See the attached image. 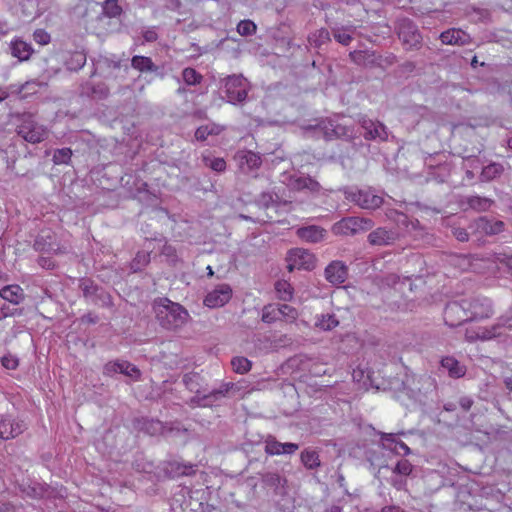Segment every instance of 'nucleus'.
<instances>
[{
	"label": "nucleus",
	"instance_id": "obj_62",
	"mask_svg": "<svg viewBox=\"0 0 512 512\" xmlns=\"http://www.w3.org/2000/svg\"><path fill=\"white\" fill-rule=\"evenodd\" d=\"M38 264L45 269H53L55 267L54 262L49 257H40L38 259Z\"/></svg>",
	"mask_w": 512,
	"mask_h": 512
},
{
	"label": "nucleus",
	"instance_id": "obj_53",
	"mask_svg": "<svg viewBox=\"0 0 512 512\" xmlns=\"http://www.w3.org/2000/svg\"><path fill=\"white\" fill-rule=\"evenodd\" d=\"M274 348H287L291 347L293 341L287 335H273L272 339H269Z\"/></svg>",
	"mask_w": 512,
	"mask_h": 512
},
{
	"label": "nucleus",
	"instance_id": "obj_42",
	"mask_svg": "<svg viewBox=\"0 0 512 512\" xmlns=\"http://www.w3.org/2000/svg\"><path fill=\"white\" fill-rule=\"evenodd\" d=\"M220 132L221 128L215 124L200 126L195 131V138L198 141H204L209 135H218Z\"/></svg>",
	"mask_w": 512,
	"mask_h": 512
},
{
	"label": "nucleus",
	"instance_id": "obj_22",
	"mask_svg": "<svg viewBox=\"0 0 512 512\" xmlns=\"http://www.w3.org/2000/svg\"><path fill=\"white\" fill-rule=\"evenodd\" d=\"M440 40L445 45L464 46L471 43L469 34L461 29L451 28L440 34Z\"/></svg>",
	"mask_w": 512,
	"mask_h": 512
},
{
	"label": "nucleus",
	"instance_id": "obj_11",
	"mask_svg": "<svg viewBox=\"0 0 512 512\" xmlns=\"http://www.w3.org/2000/svg\"><path fill=\"white\" fill-rule=\"evenodd\" d=\"M346 199L355 203L362 209L374 210L383 203L382 196L375 194L371 189H360L346 192Z\"/></svg>",
	"mask_w": 512,
	"mask_h": 512
},
{
	"label": "nucleus",
	"instance_id": "obj_29",
	"mask_svg": "<svg viewBox=\"0 0 512 512\" xmlns=\"http://www.w3.org/2000/svg\"><path fill=\"white\" fill-rule=\"evenodd\" d=\"M0 297L12 304H19L24 300L23 289L19 285H7L0 290Z\"/></svg>",
	"mask_w": 512,
	"mask_h": 512
},
{
	"label": "nucleus",
	"instance_id": "obj_13",
	"mask_svg": "<svg viewBox=\"0 0 512 512\" xmlns=\"http://www.w3.org/2000/svg\"><path fill=\"white\" fill-rule=\"evenodd\" d=\"M315 127L319 129L328 140L333 138L351 140L354 137V130L352 128L332 119H322Z\"/></svg>",
	"mask_w": 512,
	"mask_h": 512
},
{
	"label": "nucleus",
	"instance_id": "obj_60",
	"mask_svg": "<svg viewBox=\"0 0 512 512\" xmlns=\"http://www.w3.org/2000/svg\"><path fill=\"white\" fill-rule=\"evenodd\" d=\"M459 406L461 407V409L465 412L469 411L474 403V401L472 400V398L468 397V396H463L459 399Z\"/></svg>",
	"mask_w": 512,
	"mask_h": 512
},
{
	"label": "nucleus",
	"instance_id": "obj_46",
	"mask_svg": "<svg viewBox=\"0 0 512 512\" xmlns=\"http://www.w3.org/2000/svg\"><path fill=\"white\" fill-rule=\"evenodd\" d=\"M233 370L237 373H245L252 367V362L243 356L234 357L231 360Z\"/></svg>",
	"mask_w": 512,
	"mask_h": 512
},
{
	"label": "nucleus",
	"instance_id": "obj_26",
	"mask_svg": "<svg viewBox=\"0 0 512 512\" xmlns=\"http://www.w3.org/2000/svg\"><path fill=\"white\" fill-rule=\"evenodd\" d=\"M441 365L453 378L463 377L466 373V366L450 355L442 358Z\"/></svg>",
	"mask_w": 512,
	"mask_h": 512
},
{
	"label": "nucleus",
	"instance_id": "obj_12",
	"mask_svg": "<svg viewBox=\"0 0 512 512\" xmlns=\"http://www.w3.org/2000/svg\"><path fill=\"white\" fill-rule=\"evenodd\" d=\"M472 234L494 236L505 230V223L492 217L481 216L469 225Z\"/></svg>",
	"mask_w": 512,
	"mask_h": 512
},
{
	"label": "nucleus",
	"instance_id": "obj_30",
	"mask_svg": "<svg viewBox=\"0 0 512 512\" xmlns=\"http://www.w3.org/2000/svg\"><path fill=\"white\" fill-rule=\"evenodd\" d=\"M34 249L39 252L51 253L57 250V245L52 242L50 233L42 232L34 242Z\"/></svg>",
	"mask_w": 512,
	"mask_h": 512
},
{
	"label": "nucleus",
	"instance_id": "obj_10",
	"mask_svg": "<svg viewBox=\"0 0 512 512\" xmlns=\"http://www.w3.org/2000/svg\"><path fill=\"white\" fill-rule=\"evenodd\" d=\"M361 134L368 141L383 142L387 141L389 137L388 128L378 120H372L367 117H362L359 120Z\"/></svg>",
	"mask_w": 512,
	"mask_h": 512
},
{
	"label": "nucleus",
	"instance_id": "obj_28",
	"mask_svg": "<svg viewBox=\"0 0 512 512\" xmlns=\"http://www.w3.org/2000/svg\"><path fill=\"white\" fill-rule=\"evenodd\" d=\"M10 50L12 56L18 58L20 61L28 60L33 52L31 45L21 39L12 41Z\"/></svg>",
	"mask_w": 512,
	"mask_h": 512
},
{
	"label": "nucleus",
	"instance_id": "obj_25",
	"mask_svg": "<svg viewBox=\"0 0 512 512\" xmlns=\"http://www.w3.org/2000/svg\"><path fill=\"white\" fill-rule=\"evenodd\" d=\"M24 430L23 422L14 421L8 418L2 419L0 422V438L7 440L15 438Z\"/></svg>",
	"mask_w": 512,
	"mask_h": 512
},
{
	"label": "nucleus",
	"instance_id": "obj_19",
	"mask_svg": "<svg viewBox=\"0 0 512 512\" xmlns=\"http://www.w3.org/2000/svg\"><path fill=\"white\" fill-rule=\"evenodd\" d=\"M104 373L108 376H113L115 373H121L125 376L138 380L141 376L140 370L133 364L127 361L109 362L104 366Z\"/></svg>",
	"mask_w": 512,
	"mask_h": 512
},
{
	"label": "nucleus",
	"instance_id": "obj_4",
	"mask_svg": "<svg viewBox=\"0 0 512 512\" xmlns=\"http://www.w3.org/2000/svg\"><path fill=\"white\" fill-rule=\"evenodd\" d=\"M374 227V221L371 218L349 216L342 218L332 226V232L335 235L354 236L365 233Z\"/></svg>",
	"mask_w": 512,
	"mask_h": 512
},
{
	"label": "nucleus",
	"instance_id": "obj_35",
	"mask_svg": "<svg viewBox=\"0 0 512 512\" xmlns=\"http://www.w3.org/2000/svg\"><path fill=\"white\" fill-rule=\"evenodd\" d=\"M308 41L310 45L315 48H320L322 45L331 41L330 32L326 28H320L308 37Z\"/></svg>",
	"mask_w": 512,
	"mask_h": 512
},
{
	"label": "nucleus",
	"instance_id": "obj_8",
	"mask_svg": "<svg viewBox=\"0 0 512 512\" xmlns=\"http://www.w3.org/2000/svg\"><path fill=\"white\" fill-rule=\"evenodd\" d=\"M399 39L407 46V49H419L422 44V36L417 25L409 18H399L396 23Z\"/></svg>",
	"mask_w": 512,
	"mask_h": 512
},
{
	"label": "nucleus",
	"instance_id": "obj_16",
	"mask_svg": "<svg viewBox=\"0 0 512 512\" xmlns=\"http://www.w3.org/2000/svg\"><path fill=\"white\" fill-rule=\"evenodd\" d=\"M262 486L263 489L271 492L275 496H284L287 493V483L288 480L286 477L281 476L276 472H266L262 474Z\"/></svg>",
	"mask_w": 512,
	"mask_h": 512
},
{
	"label": "nucleus",
	"instance_id": "obj_7",
	"mask_svg": "<svg viewBox=\"0 0 512 512\" xmlns=\"http://www.w3.org/2000/svg\"><path fill=\"white\" fill-rule=\"evenodd\" d=\"M248 82L241 75L228 76L223 81L224 97L229 103H242L247 98Z\"/></svg>",
	"mask_w": 512,
	"mask_h": 512
},
{
	"label": "nucleus",
	"instance_id": "obj_63",
	"mask_svg": "<svg viewBox=\"0 0 512 512\" xmlns=\"http://www.w3.org/2000/svg\"><path fill=\"white\" fill-rule=\"evenodd\" d=\"M99 320V317L94 313H87L84 316H82L81 321L83 323H89V324H95Z\"/></svg>",
	"mask_w": 512,
	"mask_h": 512
},
{
	"label": "nucleus",
	"instance_id": "obj_61",
	"mask_svg": "<svg viewBox=\"0 0 512 512\" xmlns=\"http://www.w3.org/2000/svg\"><path fill=\"white\" fill-rule=\"evenodd\" d=\"M143 38L146 42H155L158 35L154 29H147L143 32Z\"/></svg>",
	"mask_w": 512,
	"mask_h": 512
},
{
	"label": "nucleus",
	"instance_id": "obj_44",
	"mask_svg": "<svg viewBox=\"0 0 512 512\" xmlns=\"http://www.w3.org/2000/svg\"><path fill=\"white\" fill-rule=\"evenodd\" d=\"M278 308L281 309L280 319L286 322H294L298 318V311L296 308L288 304H278Z\"/></svg>",
	"mask_w": 512,
	"mask_h": 512
},
{
	"label": "nucleus",
	"instance_id": "obj_55",
	"mask_svg": "<svg viewBox=\"0 0 512 512\" xmlns=\"http://www.w3.org/2000/svg\"><path fill=\"white\" fill-rule=\"evenodd\" d=\"M0 361L7 369H16L18 366V359L15 357V354H4Z\"/></svg>",
	"mask_w": 512,
	"mask_h": 512
},
{
	"label": "nucleus",
	"instance_id": "obj_3",
	"mask_svg": "<svg viewBox=\"0 0 512 512\" xmlns=\"http://www.w3.org/2000/svg\"><path fill=\"white\" fill-rule=\"evenodd\" d=\"M17 133L25 141L32 144L40 143L48 136L47 129L36 122L33 115L30 113H24L19 117Z\"/></svg>",
	"mask_w": 512,
	"mask_h": 512
},
{
	"label": "nucleus",
	"instance_id": "obj_41",
	"mask_svg": "<svg viewBox=\"0 0 512 512\" xmlns=\"http://www.w3.org/2000/svg\"><path fill=\"white\" fill-rule=\"evenodd\" d=\"M281 309L278 308V304H268L264 306L262 313V321L265 323H273L280 319Z\"/></svg>",
	"mask_w": 512,
	"mask_h": 512
},
{
	"label": "nucleus",
	"instance_id": "obj_33",
	"mask_svg": "<svg viewBox=\"0 0 512 512\" xmlns=\"http://www.w3.org/2000/svg\"><path fill=\"white\" fill-rule=\"evenodd\" d=\"M339 325L335 314L326 313L316 316L315 326L323 331H330Z\"/></svg>",
	"mask_w": 512,
	"mask_h": 512
},
{
	"label": "nucleus",
	"instance_id": "obj_40",
	"mask_svg": "<svg viewBox=\"0 0 512 512\" xmlns=\"http://www.w3.org/2000/svg\"><path fill=\"white\" fill-rule=\"evenodd\" d=\"M275 291L280 300L290 301L293 298V288L287 281H277L275 283Z\"/></svg>",
	"mask_w": 512,
	"mask_h": 512
},
{
	"label": "nucleus",
	"instance_id": "obj_31",
	"mask_svg": "<svg viewBox=\"0 0 512 512\" xmlns=\"http://www.w3.org/2000/svg\"><path fill=\"white\" fill-rule=\"evenodd\" d=\"M300 460L305 468L309 470H314L320 467L321 461L319 458V454L314 449H304L300 454Z\"/></svg>",
	"mask_w": 512,
	"mask_h": 512
},
{
	"label": "nucleus",
	"instance_id": "obj_52",
	"mask_svg": "<svg viewBox=\"0 0 512 512\" xmlns=\"http://www.w3.org/2000/svg\"><path fill=\"white\" fill-rule=\"evenodd\" d=\"M413 471V465L407 460L402 459L398 461L396 466L393 469V473L402 475V476H409Z\"/></svg>",
	"mask_w": 512,
	"mask_h": 512
},
{
	"label": "nucleus",
	"instance_id": "obj_23",
	"mask_svg": "<svg viewBox=\"0 0 512 512\" xmlns=\"http://www.w3.org/2000/svg\"><path fill=\"white\" fill-rule=\"evenodd\" d=\"M296 235L305 242L319 243L324 240L327 232L324 228L317 225H309L300 227L296 231Z\"/></svg>",
	"mask_w": 512,
	"mask_h": 512
},
{
	"label": "nucleus",
	"instance_id": "obj_1",
	"mask_svg": "<svg viewBox=\"0 0 512 512\" xmlns=\"http://www.w3.org/2000/svg\"><path fill=\"white\" fill-rule=\"evenodd\" d=\"M154 312L158 323L167 330H177L189 319V313L182 305L167 298L155 302Z\"/></svg>",
	"mask_w": 512,
	"mask_h": 512
},
{
	"label": "nucleus",
	"instance_id": "obj_57",
	"mask_svg": "<svg viewBox=\"0 0 512 512\" xmlns=\"http://www.w3.org/2000/svg\"><path fill=\"white\" fill-rule=\"evenodd\" d=\"M34 40L40 45H46L50 42V35L43 29H37L33 33Z\"/></svg>",
	"mask_w": 512,
	"mask_h": 512
},
{
	"label": "nucleus",
	"instance_id": "obj_14",
	"mask_svg": "<svg viewBox=\"0 0 512 512\" xmlns=\"http://www.w3.org/2000/svg\"><path fill=\"white\" fill-rule=\"evenodd\" d=\"M287 262V268L289 271H293L294 269L310 271L315 268L316 257L308 250L295 248L289 251Z\"/></svg>",
	"mask_w": 512,
	"mask_h": 512
},
{
	"label": "nucleus",
	"instance_id": "obj_39",
	"mask_svg": "<svg viewBox=\"0 0 512 512\" xmlns=\"http://www.w3.org/2000/svg\"><path fill=\"white\" fill-rule=\"evenodd\" d=\"M201 377L198 373H187L183 376V383L189 391L195 394H201L202 392H206V390H201L200 385Z\"/></svg>",
	"mask_w": 512,
	"mask_h": 512
},
{
	"label": "nucleus",
	"instance_id": "obj_18",
	"mask_svg": "<svg viewBox=\"0 0 512 512\" xmlns=\"http://www.w3.org/2000/svg\"><path fill=\"white\" fill-rule=\"evenodd\" d=\"M398 237L399 235L396 231L386 227H379L369 233L367 240L372 246H389L393 245Z\"/></svg>",
	"mask_w": 512,
	"mask_h": 512
},
{
	"label": "nucleus",
	"instance_id": "obj_9",
	"mask_svg": "<svg viewBox=\"0 0 512 512\" xmlns=\"http://www.w3.org/2000/svg\"><path fill=\"white\" fill-rule=\"evenodd\" d=\"M468 313L464 299H461L460 301L449 302L445 306L443 318L446 325L457 327L465 322L471 321V316L468 315Z\"/></svg>",
	"mask_w": 512,
	"mask_h": 512
},
{
	"label": "nucleus",
	"instance_id": "obj_64",
	"mask_svg": "<svg viewBox=\"0 0 512 512\" xmlns=\"http://www.w3.org/2000/svg\"><path fill=\"white\" fill-rule=\"evenodd\" d=\"M465 166L476 169L478 168L479 160L474 156H468L464 159Z\"/></svg>",
	"mask_w": 512,
	"mask_h": 512
},
{
	"label": "nucleus",
	"instance_id": "obj_5",
	"mask_svg": "<svg viewBox=\"0 0 512 512\" xmlns=\"http://www.w3.org/2000/svg\"><path fill=\"white\" fill-rule=\"evenodd\" d=\"M511 337L512 338V306L508 312L498 319V322L490 329H479L474 335L467 334V339L472 341L474 339L491 340L494 338Z\"/></svg>",
	"mask_w": 512,
	"mask_h": 512
},
{
	"label": "nucleus",
	"instance_id": "obj_49",
	"mask_svg": "<svg viewBox=\"0 0 512 512\" xmlns=\"http://www.w3.org/2000/svg\"><path fill=\"white\" fill-rule=\"evenodd\" d=\"M150 262V254L147 252H138L133 259L131 268L134 272L140 271L144 266Z\"/></svg>",
	"mask_w": 512,
	"mask_h": 512
},
{
	"label": "nucleus",
	"instance_id": "obj_58",
	"mask_svg": "<svg viewBox=\"0 0 512 512\" xmlns=\"http://www.w3.org/2000/svg\"><path fill=\"white\" fill-rule=\"evenodd\" d=\"M321 188L322 187L318 181H316L315 179H313L310 176H306L305 190H307L311 193H318V192H320Z\"/></svg>",
	"mask_w": 512,
	"mask_h": 512
},
{
	"label": "nucleus",
	"instance_id": "obj_47",
	"mask_svg": "<svg viewBox=\"0 0 512 512\" xmlns=\"http://www.w3.org/2000/svg\"><path fill=\"white\" fill-rule=\"evenodd\" d=\"M182 77L187 85L199 84L203 78L200 73H198L195 69L190 67H187L183 70Z\"/></svg>",
	"mask_w": 512,
	"mask_h": 512
},
{
	"label": "nucleus",
	"instance_id": "obj_38",
	"mask_svg": "<svg viewBox=\"0 0 512 512\" xmlns=\"http://www.w3.org/2000/svg\"><path fill=\"white\" fill-rule=\"evenodd\" d=\"M37 86V83L34 81H27L24 84H21L19 86L16 85H10L7 90L0 91V102L8 98L10 93H16L21 94L25 90H33L35 92V87Z\"/></svg>",
	"mask_w": 512,
	"mask_h": 512
},
{
	"label": "nucleus",
	"instance_id": "obj_37",
	"mask_svg": "<svg viewBox=\"0 0 512 512\" xmlns=\"http://www.w3.org/2000/svg\"><path fill=\"white\" fill-rule=\"evenodd\" d=\"M493 203L494 201L492 199L478 195L467 198L469 207L479 212L489 210Z\"/></svg>",
	"mask_w": 512,
	"mask_h": 512
},
{
	"label": "nucleus",
	"instance_id": "obj_27",
	"mask_svg": "<svg viewBox=\"0 0 512 512\" xmlns=\"http://www.w3.org/2000/svg\"><path fill=\"white\" fill-rule=\"evenodd\" d=\"M504 170V166L501 163L491 162L482 168L479 180L481 182H491L500 178Z\"/></svg>",
	"mask_w": 512,
	"mask_h": 512
},
{
	"label": "nucleus",
	"instance_id": "obj_36",
	"mask_svg": "<svg viewBox=\"0 0 512 512\" xmlns=\"http://www.w3.org/2000/svg\"><path fill=\"white\" fill-rule=\"evenodd\" d=\"M131 66L141 72H154L157 70V66L153 63L151 58L145 56H134L131 60Z\"/></svg>",
	"mask_w": 512,
	"mask_h": 512
},
{
	"label": "nucleus",
	"instance_id": "obj_48",
	"mask_svg": "<svg viewBox=\"0 0 512 512\" xmlns=\"http://www.w3.org/2000/svg\"><path fill=\"white\" fill-rule=\"evenodd\" d=\"M72 156V150L70 148H61L55 150L53 154V162L56 165L68 164Z\"/></svg>",
	"mask_w": 512,
	"mask_h": 512
},
{
	"label": "nucleus",
	"instance_id": "obj_32",
	"mask_svg": "<svg viewBox=\"0 0 512 512\" xmlns=\"http://www.w3.org/2000/svg\"><path fill=\"white\" fill-rule=\"evenodd\" d=\"M331 28V32L333 34V37L334 39L344 45V46H348L351 41L353 40V37H352V32H353V29L352 27H339V26H330Z\"/></svg>",
	"mask_w": 512,
	"mask_h": 512
},
{
	"label": "nucleus",
	"instance_id": "obj_15",
	"mask_svg": "<svg viewBox=\"0 0 512 512\" xmlns=\"http://www.w3.org/2000/svg\"><path fill=\"white\" fill-rule=\"evenodd\" d=\"M465 307L471 316V321L475 319L488 318L493 314L492 303L486 297L465 298Z\"/></svg>",
	"mask_w": 512,
	"mask_h": 512
},
{
	"label": "nucleus",
	"instance_id": "obj_2",
	"mask_svg": "<svg viewBox=\"0 0 512 512\" xmlns=\"http://www.w3.org/2000/svg\"><path fill=\"white\" fill-rule=\"evenodd\" d=\"M253 390V387L248 389L242 384V382H227L223 383L218 389H214L209 393L202 392L201 394H196L191 398V403L200 406H211L222 398L243 396L246 393H251Z\"/></svg>",
	"mask_w": 512,
	"mask_h": 512
},
{
	"label": "nucleus",
	"instance_id": "obj_51",
	"mask_svg": "<svg viewBox=\"0 0 512 512\" xmlns=\"http://www.w3.org/2000/svg\"><path fill=\"white\" fill-rule=\"evenodd\" d=\"M256 31V24L251 20H242L237 25V32L242 36H248Z\"/></svg>",
	"mask_w": 512,
	"mask_h": 512
},
{
	"label": "nucleus",
	"instance_id": "obj_17",
	"mask_svg": "<svg viewBox=\"0 0 512 512\" xmlns=\"http://www.w3.org/2000/svg\"><path fill=\"white\" fill-rule=\"evenodd\" d=\"M231 297V286L226 283L220 284L206 295L204 305L209 308H219L228 303Z\"/></svg>",
	"mask_w": 512,
	"mask_h": 512
},
{
	"label": "nucleus",
	"instance_id": "obj_24",
	"mask_svg": "<svg viewBox=\"0 0 512 512\" xmlns=\"http://www.w3.org/2000/svg\"><path fill=\"white\" fill-rule=\"evenodd\" d=\"M235 160L238 164V169L243 174H252L256 166V154L252 151L242 150L238 151L235 155Z\"/></svg>",
	"mask_w": 512,
	"mask_h": 512
},
{
	"label": "nucleus",
	"instance_id": "obj_20",
	"mask_svg": "<svg viewBox=\"0 0 512 512\" xmlns=\"http://www.w3.org/2000/svg\"><path fill=\"white\" fill-rule=\"evenodd\" d=\"M264 443L265 452L271 456L283 454L292 455L299 449L298 444L291 442L281 443L277 441V439L274 436L271 435L267 436Z\"/></svg>",
	"mask_w": 512,
	"mask_h": 512
},
{
	"label": "nucleus",
	"instance_id": "obj_21",
	"mask_svg": "<svg viewBox=\"0 0 512 512\" xmlns=\"http://www.w3.org/2000/svg\"><path fill=\"white\" fill-rule=\"evenodd\" d=\"M325 279L333 284L340 285L344 283L348 277V267L342 261H332L325 268Z\"/></svg>",
	"mask_w": 512,
	"mask_h": 512
},
{
	"label": "nucleus",
	"instance_id": "obj_43",
	"mask_svg": "<svg viewBox=\"0 0 512 512\" xmlns=\"http://www.w3.org/2000/svg\"><path fill=\"white\" fill-rule=\"evenodd\" d=\"M171 471L174 472L178 476H188L195 473L193 464H182L177 461L171 462L169 464Z\"/></svg>",
	"mask_w": 512,
	"mask_h": 512
},
{
	"label": "nucleus",
	"instance_id": "obj_59",
	"mask_svg": "<svg viewBox=\"0 0 512 512\" xmlns=\"http://www.w3.org/2000/svg\"><path fill=\"white\" fill-rule=\"evenodd\" d=\"M100 64L107 70H119L121 68V61H114L108 58H105Z\"/></svg>",
	"mask_w": 512,
	"mask_h": 512
},
{
	"label": "nucleus",
	"instance_id": "obj_56",
	"mask_svg": "<svg viewBox=\"0 0 512 512\" xmlns=\"http://www.w3.org/2000/svg\"><path fill=\"white\" fill-rule=\"evenodd\" d=\"M206 165L216 172H223L226 169V162L223 158H214L207 163L208 159H205Z\"/></svg>",
	"mask_w": 512,
	"mask_h": 512
},
{
	"label": "nucleus",
	"instance_id": "obj_34",
	"mask_svg": "<svg viewBox=\"0 0 512 512\" xmlns=\"http://www.w3.org/2000/svg\"><path fill=\"white\" fill-rule=\"evenodd\" d=\"M121 13H122V8L118 5L117 0H105L100 7L98 19H101V16L114 18V17L119 16Z\"/></svg>",
	"mask_w": 512,
	"mask_h": 512
},
{
	"label": "nucleus",
	"instance_id": "obj_50",
	"mask_svg": "<svg viewBox=\"0 0 512 512\" xmlns=\"http://www.w3.org/2000/svg\"><path fill=\"white\" fill-rule=\"evenodd\" d=\"M305 181L306 176L305 175H291L288 179L287 186L291 188L292 190L296 191H304L305 190Z\"/></svg>",
	"mask_w": 512,
	"mask_h": 512
},
{
	"label": "nucleus",
	"instance_id": "obj_45",
	"mask_svg": "<svg viewBox=\"0 0 512 512\" xmlns=\"http://www.w3.org/2000/svg\"><path fill=\"white\" fill-rule=\"evenodd\" d=\"M86 63V55L82 52H74L67 61L69 70H80Z\"/></svg>",
	"mask_w": 512,
	"mask_h": 512
},
{
	"label": "nucleus",
	"instance_id": "obj_6",
	"mask_svg": "<svg viewBox=\"0 0 512 512\" xmlns=\"http://www.w3.org/2000/svg\"><path fill=\"white\" fill-rule=\"evenodd\" d=\"M84 299L93 305L100 307H109L112 305L110 294L101 286L94 283L89 278H82L78 285Z\"/></svg>",
	"mask_w": 512,
	"mask_h": 512
},
{
	"label": "nucleus",
	"instance_id": "obj_54",
	"mask_svg": "<svg viewBox=\"0 0 512 512\" xmlns=\"http://www.w3.org/2000/svg\"><path fill=\"white\" fill-rule=\"evenodd\" d=\"M451 233L460 242H467L469 240V232L463 227L453 226Z\"/></svg>",
	"mask_w": 512,
	"mask_h": 512
}]
</instances>
